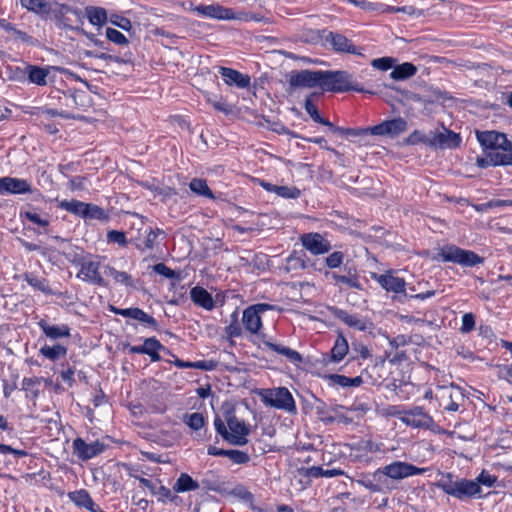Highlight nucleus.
Returning a JSON list of instances; mask_svg holds the SVG:
<instances>
[{"mask_svg":"<svg viewBox=\"0 0 512 512\" xmlns=\"http://www.w3.org/2000/svg\"><path fill=\"white\" fill-rule=\"evenodd\" d=\"M342 474L343 471L339 469H323L322 467L319 466H312L307 469V476L312 478H318L321 476L331 478Z\"/></svg>","mask_w":512,"mask_h":512,"instance_id":"nucleus-41","label":"nucleus"},{"mask_svg":"<svg viewBox=\"0 0 512 512\" xmlns=\"http://www.w3.org/2000/svg\"><path fill=\"white\" fill-rule=\"evenodd\" d=\"M264 344L271 351L285 356L287 358V360H289L293 364H299L303 360L300 353H298L296 350H293L289 347H286V346H283L280 344H276V343H273L270 341H266Z\"/></svg>","mask_w":512,"mask_h":512,"instance_id":"nucleus-27","label":"nucleus"},{"mask_svg":"<svg viewBox=\"0 0 512 512\" xmlns=\"http://www.w3.org/2000/svg\"><path fill=\"white\" fill-rule=\"evenodd\" d=\"M396 415L401 422L414 428H431L434 425L433 418L420 407L398 412Z\"/></svg>","mask_w":512,"mask_h":512,"instance_id":"nucleus-10","label":"nucleus"},{"mask_svg":"<svg viewBox=\"0 0 512 512\" xmlns=\"http://www.w3.org/2000/svg\"><path fill=\"white\" fill-rule=\"evenodd\" d=\"M21 217L27 219L28 221L41 226L46 227L49 225V219L47 216H42L40 213L34 210H28L21 212Z\"/></svg>","mask_w":512,"mask_h":512,"instance_id":"nucleus-45","label":"nucleus"},{"mask_svg":"<svg viewBox=\"0 0 512 512\" xmlns=\"http://www.w3.org/2000/svg\"><path fill=\"white\" fill-rule=\"evenodd\" d=\"M106 37L109 41H111L117 45H127L128 44V39L126 38V36L114 28L109 27L106 29Z\"/></svg>","mask_w":512,"mask_h":512,"instance_id":"nucleus-49","label":"nucleus"},{"mask_svg":"<svg viewBox=\"0 0 512 512\" xmlns=\"http://www.w3.org/2000/svg\"><path fill=\"white\" fill-rule=\"evenodd\" d=\"M51 70L59 71L61 73L66 72V69L57 66L41 67L29 64L25 67V74L27 75L30 83L38 86H45L48 83L47 78Z\"/></svg>","mask_w":512,"mask_h":512,"instance_id":"nucleus-18","label":"nucleus"},{"mask_svg":"<svg viewBox=\"0 0 512 512\" xmlns=\"http://www.w3.org/2000/svg\"><path fill=\"white\" fill-rule=\"evenodd\" d=\"M271 309L273 306L266 303H258L244 309L242 323L245 329L251 334H257L262 328L261 315Z\"/></svg>","mask_w":512,"mask_h":512,"instance_id":"nucleus-8","label":"nucleus"},{"mask_svg":"<svg viewBox=\"0 0 512 512\" xmlns=\"http://www.w3.org/2000/svg\"><path fill=\"white\" fill-rule=\"evenodd\" d=\"M107 239L109 242L117 243L118 245L125 247L127 245L126 235L122 231L111 230L107 233Z\"/></svg>","mask_w":512,"mask_h":512,"instance_id":"nucleus-55","label":"nucleus"},{"mask_svg":"<svg viewBox=\"0 0 512 512\" xmlns=\"http://www.w3.org/2000/svg\"><path fill=\"white\" fill-rule=\"evenodd\" d=\"M20 5L35 14L46 15L50 13L51 7L45 0H19Z\"/></svg>","mask_w":512,"mask_h":512,"instance_id":"nucleus-30","label":"nucleus"},{"mask_svg":"<svg viewBox=\"0 0 512 512\" xmlns=\"http://www.w3.org/2000/svg\"><path fill=\"white\" fill-rule=\"evenodd\" d=\"M217 366V363L213 360H200L192 362V368L194 369H200L204 371H211L215 369Z\"/></svg>","mask_w":512,"mask_h":512,"instance_id":"nucleus-59","label":"nucleus"},{"mask_svg":"<svg viewBox=\"0 0 512 512\" xmlns=\"http://www.w3.org/2000/svg\"><path fill=\"white\" fill-rule=\"evenodd\" d=\"M361 448L367 453H385L384 445L381 442H376L371 439L363 440Z\"/></svg>","mask_w":512,"mask_h":512,"instance_id":"nucleus-48","label":"nucleus"},{"mask_svg":"<svg viewBox=\"0 0 512 512\" xmlns=\"http://www.w3.org/2000/svg\"><path fill=\"white\" fill-rule=\"evenodd\" d=\"M344 255L342 252L336 251L326 258V265L329 268H338L343 263Z\"/></svg>","mask_w":512,"mask_h":512,"instance_id":"nucleus-57","label":"nucleus"},{"mask_svg":"<svg viewBox=\"0 0 512 512\" xmlns=\"http://www.w3.org/2000/svg\"><path fill=\"white\" fill-rule=\"evenodd\" d=\"M325 40L336 52L362 55L361 49L355 47L352 41L342 34L329 32Z\"/></svg>","mask_w":512,"mask_h":512,"instance_id":"nucleus-19","label":"nucleus"},{"mask_svg":"<svg viewBox=\"0 0 512 512\" xmlns=\"http://www.w3.org/2000/svg\"><path fill=\"white\" fill-rule=\"evenodd\" d=\"M144 354L148 355L153 362L160 360L159 351L163 349V345L154 337L144 340Z\"/></svg>","mask_w":512,"mask_h":512,"instance_id":"nucleus-35","label":"nucleus"},{"mask_svg":"<svg viewBox=\"0 0 512 512\" xmlns=\"http://www.w3.org/2000/svg\"><path fill=\"white\" fill-rule=\"evenodd\" d=\"M478 486V498L482 497V486L492 488L497 482V476L491 474L486 470H482L481 473L472 480Z\"/></svg>","mask_w":512,"mask_h":512,"instance_id":"nucleus-36","label":"nucleus"},{"mask_svg":"<svg viewBox=\"0 0 512 512\" xmlns=\"http://www.w3.org/2000/svg\"><path fill=\"white\" fill-rule=\"evenodd\" d=\"M408 128L407 121L402 117L385 120L378 125L366 128L369 134L395 138L404 133Z\"/></svg>","mask_w":512,"mask_h":512,"instance_id":"nucleus-9","label":"nucleus"},{"mask_svg":"<svg viewBox=\"0 0 512 512\" xmlns=\"http://www.w3.org/2000/svg\"><path fill=\"white\" fill-rule=\"evenodd\" d=\"M475 327V317L472 313H465L462 316L461 332L468 333Z\"/></svg>","mask_w":512,"mask_h":512,"instance_id":"nucleus-56","label":"nucleus"},{"mask_svg":"<svg viewBox=\"0 0 512 512\" xmlns=\"http://www.w3.org/2000/svg\"><path fill=\"white\" fill-rule=\"evenodd\" d=\"M332 279L336 283H343L349 288L362 290V284L360 283L358 276L356 275V273H352L351 271H349L347 275H339L333 273Z\"/></svg>","mask_w":512,"mask_h":512,"instance_id":"nucleus-37","label":"nucleus"},{"mask_svg":"<svg viewBox=\"0 0 512 512\" xmlns=\"http://www.w3.org/2000/svg\"><path fill=\"white\" fill-rule=\"evenodd\" d=\"M190 298L196 305L206 310H212L215 306L211 294L200 286H196L191 289Z\"/></svg>","mask_w":512,"mask_h":512,"instance_id":"nucleus-26","label":"nucleus"},{"mask_svg":"<svg viewBox=\"0 0 512 512\" xmlns=\"http://www.w3.org/2000/svg\"><path fill=\"white\" fill-rule=\"evenodd\" d=\"M110 310L117 315L135 319V320L143 323L146 326L154 327V328L157 326L156 320L140 308L121 309V308H116V307L112 306Z\"/></svg>","mask_w":512,"mask_h":512,"instance_id":"nucleus-22","label":"nucleus"},{"mask_svg":"<svg viewBox=\"0 0 512 512\" xmlns=\"http://www.w3.org/2000/svg\"><path fill=\"white\" fill-rule=\"evenodd\" d=\"M336 316L349 327L355 328L359 331H365L367 329V321L358 317L357 315L349 314L346 311L339 310Z\"/></svg>","mask_w":512,"mask_h":512,"instance_id":"nucleus-29","label":"nucleus"},{"mask_svg":"<svg viewBox=\"0 0 512 512\" xmlns=\"http://www.w3.org/2000/svg\"><path fill=\"white\" fill-rule=\"evenodd\" d=\"M189 188L193 193H195L199 196H204V197H207L210 199L214 198L212 191L210 190V188L207 185L206 180H204V179H200V178L192 179L189 184Z\"/></svg>","mask_w":512,"mask_h":512,"instance_id":"nucleus-40","label":"nucleus"},{"mask_svg":"<svg viewBox=\"0 0 512 512\" xmlns=\"http://www.w3.org/2000/svg\"><path fill=\"white\" fill-rule=\"evenodd\" d=\"M207 101L217 111L225 112V113L229 112L227 105L223 101L217 99L216 97L209 96L207 98Z\"/></svg>","mask_w":512,"mask_h":512,"instance_id":"nucleus-60","label":"nucleus"},{"mask_svg":"<svg viewBox=\"0 0 512 512\" xmlns=\"http://www.w3.org/2000/svg\"><path fill=\"white\" fill-rule=\"evenodd\" d=\"M183 421L188 427L195 431L200 430L205 424L204 416L198 412L185 414Z\"/></svg>","mask_w":512,"mask_h":512,"instance_id":"nucleus-44","label":"nucleus"},{"mask_svg":"<svg viewBox=\"0 0 512 512\" xmlns=\"http://www.w3.org/2000/svg\"><path fill=\"white\" fill-rule=\"evenodd\" d=\"M461 143V137L459 134L443 129V131L433 134L431 146H438L440 148H456Z\"/></svg>","mask_w":512,"mask_h":512,"instance_id":"nucleus-23","label":"nucleus"},{"mask_svg":"<svg viewBox=\"0 0 512 512\" xmlns=\"http://www.w3.org/2000/svg\"><path fill=\"white\" fill-rule=\"evenodd\" d=\"M85 202H81L78 200H62L59 202L58 207L64 209L76 216H80L83 218L85 211Z\"/></svg>","mask_w":512,"mask_h":512,"instance_id":"nucleus-39","label":"nucleus"},{"mask_svg":"<svg viewBox=\"0 0 512 512\" xmlns=\"http://www.w3.org/2000/svg\"><path fill=\"white\" fill-rule=\"evenodd\" d=\"M323 91L345 92L355 90L362 92L363 89L353 86L351 83V75L346 71H322Z\"/></svg>","mask_w":512,"mask_h":512,"instance_id":"nucleus-4","label":"nucleus"},{"mask_svg":"<svg viewBox=\"0 0 512 512\" xmlns=\"http://www.w3.org/2000/svg\"><path fill=\"white\" fill-rule=\"evenodd\" d=\"M0 453L1 454L11 453V454L15 455L16 457H22V456L26 455V452L24 450H17L8 445H4V444H0Z\"/></svg>","mask_w":512,"mask_h":512,"instance_id":"nucleus-64","label":"nucleus"},{"mask_svg":"<svg viewBox=\"0 0 512 512\" xmlns=\"http://www.w3.org/2000/svg\"><path fill=\"white\" fill-rule=\"evenodd\" d=\"M38 326L41 328L44 335L50 340L68 338L71 335L70 327L66 324L53 325L48 323L46 320L41 319L38 322Z\"/></svg>","mask_w":512,"mask_h":512,"instance_id":"nucleus-25","label":"nucleus"},{"mask_svg":"<svg viewBox=\"0 0 512 512\" xmlns=\"http://www.w3.org/2000/svg\"><path fill=\"white\" fill-rule=\"evenodd\" d=\"M31 191L28 181L13 177L0 178V194H25Z\"/></svg>","mask_w":512,"mask_h":512,"instance_id":"nucleus-21","label":"nucleus"},{"mask_svg":"<svg viewBox=\"0 0 512 512\" xmlns=\"http://www.w3.org/2000/svg\"><path fill=\"white\" fill-rule=\"evenodd\" d=\"M77 277L83 281L104 286L106 285L103 277L99 272V263L94 261H84L81 264V268L77 274Z\"/></svg>","mask_w":512,"mask_h":512,"instance_id":"nucleus-20","label":"nucleus"},{"mask_svg":"<svg viewBox=\"0 0 512 512\" xmlns=\"http://www.w3.org/2000/svg\"><path fill=\"white\" fill-rule=\"evenodd\" d=\"M152 494L156 495L158 497V501H166L170 500L173 501L176 496H174L170 489L167 487L160 485V486H154V491L151 492Z\"/></svg>","mask_w":512,"mask_h":512,"instance_id":"nucleus-52","label":"nucleus"},{"mask_svg":"<svg viewBox=\"0 0 512 512\" xmlns=\"http://www.w3.org/2000/svg\"><path fill=\"white\" fill-rule=\"evenodd\" d=\"M394 63L395 59L391 57H382L374 59L371 62V65L378 70L387 71L393 67Z\"/></svg>","mask_w":512,"mask_h":512,"instance_id":"nucleus-54","label":"nucleus"},{"mask_svg":"<svg viewBox=\"0 0 512 512\" xmlns=\"http://www.w3.org/2000/svg\"><path fill=\"white\" fill-rule=\"evenodd\" d=\"M477 139L483 147L485 154L499 150L502 147L512 146L506 135L497 131L477 132Z\"/></svg>","mask_w":512,"mask_h":512,"instance_id":"nucleus-11","label":"nucleus"},{"mask_svg":"<svg viewBox=\"0 0 512 512\" xmlns=\"http://www.w3.org/2000/svg\"><path fill=\"white\" fill-rule=\"evenodd\" d=\"M226 334L230 338L239 337L241 335V327L237 320H234L229 326L226 327Z\"/></svg>","mask_w":512,"mask_h":512,"instance_id":"nucleus-62","label":"nucleus"},{"mask_svg":"<svg viewBox=\"0 0 512 512\" xmlns=\"http://www.w3.org/2000/svg\"><path fill=\"white\" fill-rule=\"evenodd\" d=\"M435 397L443 409L451 412L457 411L465 401V396L461 388L453 384L438 386L436 388Z\"/></svg>","mask_w":512,"mask_h":512,"instance_id":"nucleus-7","label":"nucleus"},{"mask_svg":"<svg viewBox=\"0 0 512 512\" xmlns=\"http://www.w3.org/2000/svg\"><path fill=\"white\" fill-rule=\"evenodd\" d=\"M258 395L261 401L268 407L292 414L297 411L295 400L286 387L261 389Z\"/></svg>","mask_w":512,"mask_h":512,"instance_id":"nucleus-3","label":"nucleus"},{"mask_svg":"<svg viewBox=\"0 0 512 512\" xmlns=\"http://www.w3.org/2000/svg\"><path fill=\"white\" fill-rule=\"evenodd\" d=\"M426 468L416 467L404 461H394L382 468H379L374 473V478L386 476L392 480H402L411 476L423 474Z\"/></svg>","mask_w":512,"mask_h":512,"instance_id":"nucleus-5","label":"nucleus"},{"mask_svg":"<svg viewBox=\"0 0 512 512\" xmlns=\"http://www.w3.org/2000/svg\"><path fill=\"white\" fill-rule=\"evenodd\" d=\"M219 73L223 77L224 82L229 86L235 85L238 88H247L250 85V77L235 69L220 67Z\"/></svg>","mask_w":512,"mask_h":512,"instance_id":"nucleus-24","label":"nucleus"},{"mask_svg":"<svg viewBox=\"0 0 512 512\" xmlns=\"http://www.w3.org/2000/svg\"><path fill=\"white\" fill-rule=\"evenodd\" d=\"M477 165L481 168L488 166H503L512 164V146L502 147L499 150H495L484 154L483 157L477 158Z\"/></svg>","mask_w":512,"mask_h":512,"instance_id":"nucleus-12","label":"nucleus"},{"mask_svg":"<svg viewBox=\"0 0 512 512\" xmlns=\"http://www.w3.org/2000/svg\"><path fill=\"white\" fill-rule=\"evenodd\" d=\"M322 71L302 70L290 77L289 84L294 88H321Z\"/></svg>","mask_w":512,"mask_h":512,"instance_id":"nucleus-13","label":"nucleus"},{"mask_svg":"<svg viewBox=\"0 0 512 512\" xmlns=\"http://www.w3.org/2000/svg\"><path fill=\"white\" fill-rule=\"evenodd\" d=\"M439 257L444 262H453L466 267H473L482 263V258L473 251L464 250L454 245L442 247L439 251Z\"/></svg>","mask_w":512,"mask_h":512,"instance_id":"nucleus-6","label":"nucleus"},{"mask_svg":"<svg viewBox=\"0 0 512 512\" xmlns=\"http://www.w3.org/2000/svg\"><path fill=\"white\" fill-rule=\"evenodd\" d=\"M192 11L199 16L218 20H232L239 18L232 9L223 7L219 4L198 5L193 7Z\"/></svg>","mask_w":512,"mask_h":512,"instance_id":"nucleus-14","label":"nucleus"},{"mask_svg":"<svg viewBox=\"0 0 512 512\" xmlns=\"http://www.w3.org/2000/svg\"><path fill=\"white\" fill-rule=\"evenodd\" d=\"M199 483L194 480L189 474L181 473L173 485V490L176 493H184L195 491L199 489Z\"/></svg>","mask_w":512,"mask_h":512,"instance_id":"nucleus-28","label":"nucleus"},{"mask_svg":"<svg viewBox=\"0 0 512 512\" xmlns=\"http://www.w3.org/2000/svg\"><path fill=\"white\" fill-rule=\"evenodd\" d=\"M83 218L106 221L109 217L107 213L104 211V209H102L98 205L86 203Z\"/></svg>","mask_w":512,"mask_h":512,"instance_id":"nucleus-42","label":"nucleus"},{"mask_svg":"<svg viewBox=\"0 0 512 512\" xmlns=\"http://www.w3.org/2000/svg\"><path fill=\"white\" fill-rule=\"evenodd\" d=\"M86 16L89 22L94 26H102L107 21V13L104 8L101 7H87Z\"/></svg>","mask_w":512,"mask_h":512,"instance_id":"nucleus-34","label":"nucleus"},{"mask_svg":"<svg viewBox=\"0 0 512 512\" xmlns=\"http://www.w3.org/2000/svg\"><path fill=\"white\" fill-rule=\"evenodd\" d=\"M431 141H432V136H428L421 131L415 130L405 139V144L416 145L419 143H424L426 145L431 146Z\"/></svg>","mask_w":512,"mask_h":512,"instance_id":"nucleus-46","label":"nucleus"},{"mask_svg":"<svg viewBox=\"0 0 512 512\" xmlns=\"http://www.w3.org/2000/svg\"><path fill=\"white\" fill-rule=\"evenodd\" d=\"M303 247L313 255H322L330 251V242L319 233H306L301 236Z\"/></svg>","mask_w":512,"mask_h":512,"instance_id":"nucleus-16","label":"nucleus"},{"mask_svg":"<svg viewBox=\"0 0 512 512\" xmlns=\"http://www.w3.org/2000/svg\"><path fill=\"white\" fill-rule=\"evenodd\" d=\"M444 493L459 500L478 498V486L470 479L454 476L451 473L441 474L435 484Z\"/></svg>","mask_w":512,"mask_h":512,"instance_id":"nucleus-2","label":"nucleus"},{"mask_svg":"<svg viewBox=\"0 0 512 512\" xmlns=\"http://www.w3.org/2000/svg\"><path fill=\"white\" fill-rule=\"evenodd\" d=\"M105 449V445L100 441H93L86 443L82 438H76L73 441V450L77 457L83 461L89 460L99 454Z\"/></svg>","mask_w":512,"mask_h":512,"instance_id":"nucleus-17","label":"nucleus"},{"mask_svg":"<svg viewBox=\"0 0 512 512\" xmlns=\"http://www.w3.org/2000/svg\"><path fill=\"white\" fill-rule=\"evenodd\" d=\"M372 278L387 292L395 294L405 293L406 282L403 278L398 277L394 271L389 270L384 274H372Z\"/></svg>","mask_w":512,"mask_h":512,"instance_id":"nucleus-15","label":"nucleus"},{"mask_svg":"<svg viewBox=\"0 0 512 512\" xmlns=\"http://www.w3.org/2000/svg\"><path fill=\"white\" fill-rule=\"evenodd\" d=\"M68 496L75 505L80 507H85L91 498L89 493L84 489L70 492Z\"/></svg>","mask_w":512,"mask_h":512,"instance_id":"nucleus-47","label":"nucleus"},{"mask_svg":"<svg viewBox=\"0 0 512 512\" xmlns=\"http://www.w3.org/2000/svg\"><path fill=\"white\" fill-rule=\"evenodd\" d=\"M153 270L166 278L173 279L176 277V273L163 263L154 265Z\"/></svg>","mask_w":512,"mask_h":512,"instance_id":"nucleus-58","label":"nucleus"},{"mask_svg":"<svg viewBox=\"0 0 512 512\" xmlns=\"http://www.w3.org/2000/svg\"><path fill=\"white\" fill-rule=\"evenodd\" d=\"M348 350L349 345L346 338L341 334L338 335L331 349V360L336 363L340 362L347 355Z\"/></svg>","mask_w":512,"mask_h":512,"instance_id":"nucleus-31","label":"nucleus"},{"mask_svg":"<svg viewBox=\"0 0 512 512\" xmlns=\"http://www.w3.org/2000/svg\"><path fill=\"white\" fill-rule=\"evenodd\" d=\"M417 72V68L415 65L409 62H405L400 64L392 70L390 73V77L393 80H404L414 76Z\"/></svg>","mask_w":512,"mask_h":512,"instance_id":"nucleus-32","label":"nucleus"},{"mask_svg":"<svg viewBox=\"0 0 512 512\" xmlns=\"http://www.w3.org/2000/svg\"><path fill=\"white\" fill-rule=\"evenodd\" d=\"M39 353L51 361H56L66 356L67 348L60 344L54 346L44 345L40 348Z\"/></svg>","mask_w":512,"mask_h":512,"instance_id":"nucleus-33","label":"nucleus"},{"mask_svg":"<svg viewBox=\"0 0 512 512\" xmlns=\"http://www.w3.org/2000/svg\"><path fill=\"white\" fill-rule=\"evenodd\" d=\"M230 460H232L236 464H245L250 460V457L247 453L239 450H227V455Z\"/></svg>","mask_w":512,"mask_h":512,"instance_id":"nucleus-53","label":"nucleus"},{"mask_svg":"<svg viewBox=\"0 0 512 512\" xmlns=\"http://www.w3.org/2000/svg\"><path fill=\"white\" fill-rule=\"evenodd\" d=\"M273 192L287 199H295L300 195V191L297 188L288 186H277L273 188Z\"/></svg>","mask_w":512,"mask_h":512,"instance_id":"nucleus-50","label":"nucleus"},{"mask_svg":"<svg viewBox=\"0 0 512 512\" xmlns=\"http://www.w3.org/2000/svg\"><path fill=\"white\" fill-rule=\"evenodd\" d=\"M315 95L316 94H311L309 97L306 98L305 103H304V108H305L306 112L309 114V116L315 122H318L319 120H321V116H320V114L318 112L316 104L312 100V98Z\"/></svg>","mask_w":512,"mask_h":512,"instance_id":"nucleus-51","label":"nucleus"},{"mask_svg":"<svg viewBox=\"0 0 512 512\" xmlns=\"http://www.w3.org/2000/svg\"><path fill=\"white\" fill-rule=\"evenodd\" d=\"M330 379L341 387H358L362 384L363 380L360 376L349 378L344 375L333 374Z\"/></svg>","mask_w":512,"mask_h":512,"instance_id":"nucleus-43","label":"nucleus"},{"mask_svg":"<svg viewBox=\"0 0 512 512\" xmlns=\"http://www.w3.org/2000/svg\"><path fill=\"white\" fill-rule=\"evenodd\" d=\"M104 273L105 275L112 277L117 284L132 286V277L127 272L118 271L112 266H106Z\"/></svg>","mask_w":512,"mask_h":512,"instance_id":"nucleus-38","label":"nucleus"},{"mask_svg":"<svg viewBox=\"0 0 512 512\" xmlns=\"http://www.w3.org/2000/svg\"><path fill=\"white\" fill-rule=\"evenodd\" d=\"M160 233H161L160 230H152V229L149 230L148 234L146 235V239H145V247L147 249L153 248L154 242Z\"/></svg>","mask_w":512,"mask_h":512,"instance_id":"nucleus-63","label":"nucleus"},{"mask_svg":"<svg viewBox=\"0 0 512 512\" xmlns=\"http://www.w3.org/2000/svg\"><path fill=\"white\" fill-rule=\"evenodd\" d=\"M111 23L125 31H129L132 28L131 21L124 17L117 16L115 19L112 18Z\"/></svg>","mask_w":512,"mask_h":512,"instance_id":"nucleus-61","label":"nucleus"},{"mask_svg":"<svg viewBox=\"0 0 512 512\" xmlns=\"http://www.w3.org/2000/svg\"><path fill=\"white\" fill-rule=\"evenodd\" d=\"M225 421L226 424L221 418H215L214 426L217 433L232 445H245L248 442L249 426L232 413L226 414Z\"/></svg>","mask_w":512,"mask_h":512,"instance_id":"nucleus-1","label":"nucleus"}]
</instances>
